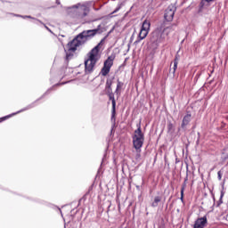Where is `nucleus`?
I'll use <instances>...</instances> for the list:
<instances>
[{"instance_id": "nucleus-1", "label": "nucleus", "mask_w": 228, "mask_h": 228, "mask_svg": "<svg viewBox=\"0 0 228 228\" xmlns=\"http://www.w3.org/2000/svg\"><path fill=\"white\" fill-rule=\"evenodd\" d=\"M102 42H104V40H102L86 54L87 57L85 59L86 74H92V72L95 70V65H97V61L101 60V46L102 45Z\"/></svg>"}, {"instance_id": "nucleus-2", "label": "nucleus", "mask_w": 228, "mask_h": 228, "mask_svg": "<svg viewBox=\"0 0 228 228\" xmlns=\"http://www.w3.org/2000/svg\"><path fill=\"white\" fill-rule=\"evenodd\" d=\"M90 13V9L86 5H81L77 8L73 12V19L77 20V22H81V24H86L87 21L86 17Z\"/></svg>"}, {"instance_id": "nucleus-3", "label": "nucleus", "mask_w": 228, "mask_h": 228, "mask_svg": "<svg viewBox=\"0 0 228 228\" xmlns=\"http://www.w3.org/2000/svg\"><path fill=\"white\" fill-rule=\"evenodd\" d=\"M150 29H151V21L145 20L142 22V25L141 30L139 32V35L137 37V39L134 41L135 45L140 44V42H142V40H145V38H147Z\"/></svg>"}, {"instance_id": "nucleus-4", "label": "nucleus", "mask_w": 228, "mask_h": 228, "mask_svg": "<svg viewBox=\"0 0 228 228\" xmlns=\"http://www.w3.org/2000/svg\"><path fill=\"white\" fill-rule=\"evenodd\" d=\"M115 54H111L107 58V60L103 62V67L101 69V74L103 77H106L110 74V71L111 70V68L113 67V62L115 61Z\"/></svg>"}, {"instance_id": "nucleus-5", "label": "nucleus", "mask_w": 228, "mask_h": 228, "mask_svg": "<svg viewBox=\"0 0 228 228\" xmlns=\"http://www.w3.org/2000/svg\"><path fill=\"white\" fill-rule=\"evenodd\" d=\"M102 31H101V25L97 27V28L90 29V30H84L82 33L78 34V37L82 39L84 38H92L95 37V35H101Z\"/></svg>"}, {"instance_id": "nucleus-6", "label": "nucleus", "mask_w": 228, "mask_h": 228, "mask_svg": "<svg viewBox=\"0 0 228 228\" xmlns=\"http://www.w3.org/2000/svg\"><path fill=\"white\" fill-rule=\"evenodd\" d=\"M175 12H177V7L174 4L168 5V7L165 10L164 19L167 22H172L174 20V16L175 15Z\"/></svg>"}, {"instance_id": "nucleus-7", "label": "nucleus", "mask_w": 228, "mask_h": 228, "mask_svg": "<svg viewBox=\"0 0 228 228\" xmlns=\"http://www.w3.org/2000/svg\"><path fill=\"white\" fill-rule=\"evenodd\" d=\"M81 45H83V41L80 38V37L77 35L75 38L72 39V41L68 43L67 47L69 51H71L72 53H76V51H77V47Z\"/></svg>"}, {"instance_id": "nucleus-8", "label": "nucleus", "mask_w": 228, "mask_h": 228, "mask_svg": "<svg viewBox=\"0 0 228 228\" xmlns=\"http://www.w3.org/2000/svg\"><path fill=\"white\" fill-rule=\"evenodd\" d=\"M133 139V147L135 149L136 152H142V148L143 147V142L145 139L132 137Z\"/></svg>"}, {"instance_id": "nucleus-9", "label": "nucleus", "mask_w": 228, "mask_h": 228, "mask_svg": "<svg viewBox=\"0 0 228 228\" xmlns=\"http://www.w3.org/2000/svg\"><path fill=\"white\" fill-rule=\"evenodd\" d=\"M137 129L134 130V134L132 135V138H141L142 140H145V134L142 132V121H140L136 125Z\"/></svg>"}, {"instance_id": "nucleus-10", "label": "nucleus", "mask_w": 228, "mask_h": 228, "mask_svg": "<svg viewBox=\"0 0 228 228\" xmlns=\"http://www.w3.org/2000/svg\"><path fill=\"white\" fill-rule=\"evenodd\" d=\"M206 225H208L207 216L198 218L194 223L193 228H204Z\"/></svg>"}, {"instance_id": "nucleus-11", "label": "nucleus", "mask_w": 228, "mask_h": 228, "mask_svg": "<svg viewBox=\"0 0 228 228\" xmlns=\"http://www.w3.org/2000/svg\"><path fill=\"white\" fill-rule=\"evenodd\" d=\"M110 101H111L112 103V112H111V118H115V115H117L116 107H117V102L115 101V94H107Z\"/></svg>"}, {"instance_id": "nucleus-12", "label": "nucleus", "mask_w": 228, "mask_h": 228, "mask_svg": "<svg viewBox=\"0 0 228 228\" xmlns=\"http://www.w3.org/2000/svg\"><path fill=\"white\" fill-rule=\"evenodd\" d=\"M191 121V114L185 115L182 121V127L184 128V126H188V124H190Z\"/></svg>"}, {"instance_id": "nucleus-13", "label": "nucleus", "mask_w": 228, "mask_h": 228, "mask_svg": "<svg viewBox=\"0 0 228 228\" xmlns=\"http://www.w3.org/2000/svg\"><path fill=\"white\" fill-rule=\"evenodd\" d=\"M188 182V176L185 177L184 182L181 188V200L184 199V190H186V183Z\"/></svg>"}, {"instance_id": "nucleus-14", "label": "nucleus", "mask_w": 228, "mask_h": 228, "mask_svg": "<svg viewBox=\"0 0 228 228\" xmlns=\"http://www.w3.org/2000/svg\"><path fill=\"white\" fill-rule=\"evenodd\" d=\"M177 65H179V56L175 55L174 60L173 74H175V70H177Z\"/></svg>"}, {"instance_id": "nucleus-15", "label": "nucleus", "mask_w": 228, "mask_h": 228, "mask_svg": "<svg viewBox=\"0 0 228 228\" xmlns=\"http://www.w3.org/2000/svg\"><path fill=\"white\" fill-rule=\"evenodd\" d=\"M161 202V197L160 196H156L154 198V201L151 203V208H158V203Z\"/></svg>"}, {"instance_id": "nucleus-16", "label": "nucleus", "mask_w": 228, "mask_h": 228, "mask_svg": "<svg viewBox=\"0 0 228 228\" xmlns=\"http://www.w3.org/2000/svg\"><path fill=\"white\" fill-rule=\"evenodd\" d=\"M124 86V83L120 82V80H118L117 87H116V94H119L120 90H122V87Z\"/></svg>"}, {"instance_id": "nucleus-17", "label": "nucleus", "mask_w": 228, "mask_h": 228, "mask_svg": "<svg viewBox=\"0 0 228 228\" xmlns=\"http://www.w3.org/2000/svg\"><path fill=\"white\" fill-rule=\"evenodd\" d=\"M74 53L76 52L69 51V48H68V52L66 53V60L68 61L69 60H72V57L74 56Z\"/></svg>"}, {"instance_id": "nucleus-18", "label": "nucleus", "mask_w": 228, "mask_h": 228, "mask_svg": "<svg viewBox=\"0 0 228 228\" xmlns=\"http://www.w3.org/2000/svg\"><path fill=\"white\" fill-rule=\"evenodd\" d=\"M112 85H113V79L108 78L106 80L105 88H111Z\"/></svg>"}, {"instance_id": "nucleus-19", "label": "nucleus", "mask_w": 228, "mask_h": 228, "mask_svg": "<svg viewBox=\"0 0 228 228\" xmlns=\"http://www.w3.org/2000/svg\"><path fill=\"white\" fill-rule=\"evenodd\" d=\"M167 131L168 133H172L174 131V124H172L171 122L167 124Z\"/></svg>"}, {"instance_id": "nucleus-20", "label": "nucleus", "mask_w": 228, "mask_h": 228, "mask_svg": "<svg viewBox=\"0 0 228 228\" xmlns=\"http://www.w3.org/2000/svg\"><path fill=\"white\" fill-rule=\"evenodd\" d=\"M14 114H12V115H8V116H5V117H3V118H0V122H4V120H8V118H10L11 117H13Z\"/></svg>"}, {"instance_id": "nucleus-21", "label": "nucleus", "mask_w": 228, "mask_h": 228, "mask_svg": "<svg viewBox=\"0 0 228 228\" xmlns=\"http://www.w3.org/2000/svg\"><path fill=\"white\" fill-rule=\"evenodd\" d=\"M105 91L107 95L113 94V88L111 87H105Z\"/></svg>"}, {"instance_id": "nucleus-22", "label": "nucleus", "mask_w": 228, "mask_h": 228, "mask_svg": "<svg viewBox=\"0 0 228 228\" xmlns=\"http://www.w3.org/2000/svg\"><path fill=\"white\" fill-rule=\"evenodd\" d=\"M219 181L222 180V171H218L217 173Z\"/></svg>"}, {"instance_id": "nucleus-23", "label": "nucleus", "mask_w": 228, "mask_h": 228, "mask_svg": "<svg viewBox=\"0 0 228 228\" xmlns=\"http://www.w3.org/2000/svg\"><path fill=\"white\" fill-rule=\"evenodd\" d=\"M118 10H120V7L116 8V9L114 10V12H112V14H113V13H117V12H118Z\"/></svg>"}, {"instance_id": "nucleus-24", "label": "nucleus", "mask_w": 228, "mask_h": 228, "mask_svg": "<svg viewBox=\"0 0 228 228\" xmlns=\"http://www.w3.org/2000/svg\"><path fill=\"white\" fill-rule=\"evenodd\" d=\"M206 1V3H212V1H215V0H204Z\"/></svg>"}, {"instance_id": "nucleus-25", "label": "nucleus", "mask_w": 228, "mask_h": 228, "mask_svg": "<svg viewBox=\"0 0 228 228\" xmlns=\"http://www.w3.org/2000/svg\"><path fill=\"white\" fill-rule=\"evenodd\" d=\"M222 197H224V192H221V199H222Z\"/></svg>"}, {"instance_id": "nucleus-26", "label": "nucleus", "mask_w": 228, "mask_h": 228, "mask_svg": "<svg viewBox=\"0 0 228 228\" xmlns=\"http://www.w3.org/2000/svg\"><path fill=\"white\" fill-rule=\"evenodd\" d=\"M140 156H141L140 153H138V154H137V158H140Z\"/></svg>"}]
</instances>
